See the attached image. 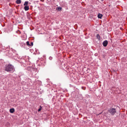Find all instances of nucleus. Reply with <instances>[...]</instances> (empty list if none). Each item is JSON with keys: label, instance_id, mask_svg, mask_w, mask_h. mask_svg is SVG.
Listing matches in <instances>:
<instances>
[{"label": "nucleus", "instance_id": "obj_10", "mask_svg": "<svg viewBox=\"0 0 127 127\" xmlns=\"http://www.w3.org/2000/svg\"><path fill=\"white\" fill-rule=\"evenodd\" d=\"M16 3L17 4H20L21 3V0H17L16 1Z\"/></svg>", "mask_w": 127, "mask_h": 127}, {"label": "nucleus", "instance_id": "obj_9", "mask_svg": "<svg viewBox=\"0 0 127 127\" xmlns=\"http://www.w3.org/2000/svg\"><path fill=\"white\" fill-rule=\"evenodd\" d=\"M56 9L60 11L62 10V7L60 6H59Z\"/></svg>", "mask_w": 127, "mask_h": 127}, {"label": "nucleus", "instance_id": "obj_1", "mask_svg": "<svg viewBox=\"0 0 127 127\" xmlns=\"http://www.w3.org/2000/svg\"><path fill=\"white\" fill-rule=\"evenodd\" d=\"M4 69L7 72H13L15 70V68L13 66L9 64L5 65L4 67Z\"/></svg>", "mask_w": 127, "mask_h": 127}, {"label": "nucleus", "instance_id": "obj_7", "mask_svg": "<svg viewBox=\"0 0 127 127\" xmlns=\"http://www.w3.org/2000/svg\"><path fill=\"white\" fill-rule=\"evenodd\" d=\"M96 37L98 40H100V37L99 34H97L96 35Z\"/></svg>", "mask_w": 127, "mask_h": 127}, {"label": "nucleus", "instance_id": "obj_8", "mask_svg": "<svg viewBox=\"0 0 127 127\" xmlns=\"http://www.w3.org/2000/svg\"><path fill=\"white\" fill-rule=\"evenodd\" d=\"M29 3V2L28 1H26L24 3V5L25 6H28V5Z\"/></svg>", "mask_w": 127, "mask_h": 127}, {"label": "nucleus", "instance_id": "obj_6", "mask_svg": "<svg viewBox=\"0 0 127 127\" xmlns=\"http://www.w3.org/2000/svg\"><path fill=\"white\" fill-rule=\"evenodd\" d=\"M102 16V15L100 13H99L97 15L99 19H101Z\"/></svg>", "mask_w": 127, "mask_h": 127}, {"label": "nucleus", "instance_id": "obj_4", "mask_svg": "<svg viewBox=\"0 0 127 127\" xmlns=\"http://www.w3.org/2000/svg\"><path fill=\"white\" fill-rule=\"evenodd\" d=\"M24 8L26 11H27L29 9V6H25Z\"/></svg>", "mask_w": 127, "mask_h": 127}, {"label": "nucleus", "instance_id": "obj_13", "mask_svg": "<svg viewBox=\"0 0 127 127\" xmlns=\"http://www.w3.org/2000/svg\"><path fill=\"white\" fill-rule=\"evenodd\" d=\"M30 44V46H32L33 45V43L32 42H31Z\"/></svg>", "mask_w": 127, "mask_h": 127}, {"label": "nucleus", "instance_id": "obj_5", "mask_svg": "<svg viewBox=\"0 0 127 127\" xmlns=\"http://www.w3.org/2000/svg\"><path fill=\"white\" fill-rule=\"evenodd\" d=\"M9 111L11 113H13L14 112L15 110L14 108H12L10 109Z\"/></svg>", "mask_w": 127, "mask_h": 127}, {"label": "nucleus", "instance_id": "obj_11", "mask_svg": "<svg viewBox=\"0 0 127 127\" xmlns=\"http://www.w3.org/2000/svg\"><path fill=\"white\" fill-rule=\"evenodd\" d=\"M26 43L27 46H28L29 47L30 46V44L29 42V41H27L26 42Z\"/></svg>", "mask_w": 127, "mask_h": 127}, {"label": "nucleus", "instance_id": "obj_2", "mask_svg": "<svg viewBox=\"0 0 127 127\" xmlns=\"http://www.w3.org/2000/svg\"><path fill=\"white\" fill-rule=\"evenodd\" d=\"M117 110L115 108L111 107L108 110L107 113L111 115H114L117 113Z\"/></svg>", "mask_w": 127, "mask_h": 127}, {"label": "nucleus", "instance_id": "obj_12", "mask_svg": "<svg viewBox=\"0 0 127 127\" xmlns=\"http://www.w3.org/2000/svg\"><path fill=\"white\" fill-rule=\"evenodd\" d=\"M39 107L40 108H39L38 110V112L40 111L42 108V107L41 106H40Z\"/></svg>", "mask_w": 127, "mask_h": 127}, {"label": "nucleus", "instance_id": "obj_3", "mask_svg": "<svg viewBox=\"0 0 127 127\" xmlns=\"http://www.w3.org/2000/svg\"><path fill=\"white\" fill-rule=\"evenodd\" d=\"M108 43V42L107 40H105L104 41L103 43V46L105 47H106L107 46Z\"/></svg>", "mask_w": 127, "mask_h": 127}, {"label": "nucleus", "instance_id": "obj_15", "mask_svg": "<svg viewBox=\"0 0 127 127\" xmlns=\"http://www.w3.org/2000/svg\"><path fill=\"white\" fill-rule=\"evenodd\" d=\"M54 43H51V45L52 46H54Z\"/></svg>", "mask_w": 127, "mask_h": 127}, {"label": "nucleus", "instance_id": "obj_14", "mask_svg": "<svg viewBox=\"0 0 127 127\" xmlns=\"http://www.w3.org/2000/svg\"><path fill=\"white\" fill-rule=\"evenodd\" d=\"M49 59L50 60H51L52 59V58L50 56L49 57Z\"/></svg>", "mask_w": 127, "mask_h": 127}]
</instances>
